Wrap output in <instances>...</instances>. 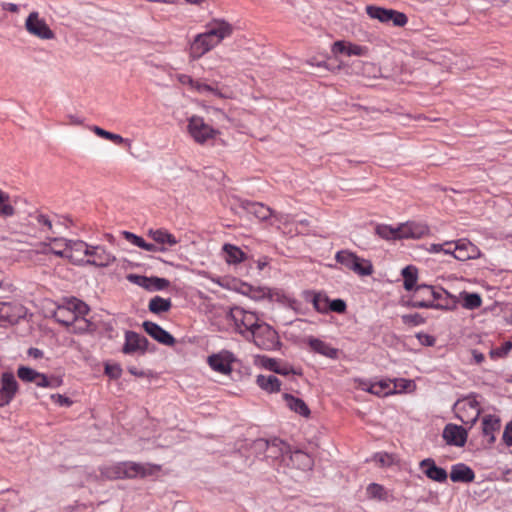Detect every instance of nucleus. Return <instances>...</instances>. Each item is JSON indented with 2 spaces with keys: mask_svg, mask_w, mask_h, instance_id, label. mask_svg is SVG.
<instances>
[{
  "mask_svg": "<svg viewBox=\"0 0 512 512\" xmlns=\"http://www.w3.org/2000/svg\"><path fill=\"white\" fill-rule=\"evenodd\" d=\"M160 471V465L133 461L117 462L100 468L101 476L109 480L144 478Z\"/></svg>",
  "mask_w": 512,
  "mask_h": 512,
  "instance_id": "nucleus-1",
  "label": "nucleus"
},
{
  "mask_svg": "<svg viewBox=\"0 0 512 512\" xmlns=\"http://www.w3.org/2000/svg\"><path fill=\"white\" fill-rule=\"evenodd\" d=\"M417 293L430 296L428 300H412L410 306L413 308H432L441 310H454L457 307V297L450 294L443 288H436L429 285H417Z\"/></svg>",
  "mask_w": 512,
  "mask_h": 512,
  "instance_id": "nucleus-2",
  "label": "nucleus"
},
{
  "mask_svg": "<svg viewBox=\"0 0 512 512\" xmlns=\"http://www.w3.org/2000/svg\"><path fill=\"white\" fill-rule=\"evenodd\" d=\"M230 318L234 322L235 330L246 339H250V335L260 323L258 316L242 307H233L230 309Z\"/></svg>",
  "mask_w": 512,
  "mask_h": 512,
  "instance_id": "nucleus-3",
  "label": "nucleus"
},
{
  "mask_svg": "<svg viewBox=\"0 0 512 512\" xmlns=\"http://www.w3.org/2000/svg\"><path fill=\"white\" fill-rule=\"evenodd\" d=\"M338 263L359 276H370L374 272L370 260L361 258L349 250L338 251L335 255Z\"/></svg>",
  "mask_w": 512,
  "mask_h": 512,
  "instance_id": "nucleus-4",
  "label": "nucleus"
},
{
  "mask_svg": "<svg viewBox=\"0 0 512 512\" xmlns=\"http://www.w3.org/2000/svg\"><path fill=\"white\" fill-rule=\"evenodd\" d=\"M253 343L263 350L272 351L280 346L278 333L267 323L260 322L250 335Z\"/></svg>",
  "mask_w": 512,
  "mask_h": 512,
  "instance_id": "nucleus-5",
  "label": "nucleus"
},
{
  "mask_svg": "<svg viewBox=\"0 0 512 512\" xmlns=\"http://www.w3.org/2000/svg\"><path fill=\"white\" fill-rule=\"evenodd\" d=\"M456 417L465 425L473 426L481 413L479 403L474 397H466L454 404Z\"/></svg>",
  "mask_w": 512,
  "mask_h": 512,
  "instance_id": "nucleus-6",
  "label": "nucleus"
},
{
  "mask_svg": "<svg viewBox=\"0 0 512 512\" xmlns=\"http://www.w3.org/2000/svg\"><path fill=\"white\" fill-rule=\"evenodd\" d=\"M366 13L372 19H377L381 23L392 22L393 25L397 27H403L408 22L406 14L394 9H387L376 5L366 6Z\"/></svg>",
  "mask_w": 512,
  "mask_h": 512,
  "instance_id": "nucleus-7",
  "label": "nucleus"
},
{
  "mask_svg": "<svg viewBox=\"0 0 512 512\" xmlns=\"http://www.w3.org/2000/svg\"><path fill=\"white\" fill-rule=\"evenodd\" d=\"M234 27L223 18H213L205 25V33L219 45L233 34Z\"/></svg>",
  "mask_w": 512,
  "mask_h": 512,
  "instance_id": "nucleus-8",
  "label": "nucleus"
},
{
  "mask_svg": "<svg viewBox=\"0 0 512 512\" xmlns=\"http://www.w3.org/2000/svg\"><path fill=\"white\" fill-rule=\"evenodd\" d=\"M236 361L234 354L229 350H221L208 356L207 363L210 368L220 374L230 375L232 373V364Z\"/></svg>",
  "mask_w": 512,
  "mask_h": 512,
  "instance_id": "nucleus-9",
  "label": "nucleus"
},
{
  "mask_svg": "<svg viewBox=\"0 0 512 512\" xmlns=\"http://www.w3.org/2000/svg\"><path fill=\"white\" fill-rule=\"evenodd\" d=\"M188 131L191 137L200 144L205 143L208 139L214 138L218 131L206 124L201 117L193 116L189 120Z\"/></svg>",
  "mask_w": 512,
  "mask_h": 512,
  "instance_id": "nucleus-10",
  "label": "nucleus"
},
{
  "mask_svg": "<svg viewBox=\"0 0 512 512\" xmlns=\"http://www.w3.org/2000/svg\"><path fill=\"white\" fill-rule=\"evenodd\" d=\"M25 28L31 34L43 40L55 38V33L49 28L44 19L39 17L38 12H31L26 21Z\"/></svg>",
  "mask_w": 512,
  "mask_h": 512,
  "instance_id": "nucleus-11",
  "label": "nucleus"
},
{
  "mask_svg": "<svg viewBox=\"0 0 512 512\" xmlns=\"http://www.w3.org/2000/svg\"><path fill=\"white\" fill-rule=\"evenodd\" d=\"M148 346L149 341L145 336L130 330L125 332V342L122 347L124 354L144 355L148 351Z\"/></svg>",
  "mask_w": 512,
  "mask_h": 512,
  "instance_id": "nucleus-12",
  "label": "nucleus"
},
{
  "mask_svg": "<svg viewBox=\"0 0 512 512\" xmlns=\"http://www.w3.org/2000/svg\"><path fill=\"white\" fill-rule=\"evenodd\" d=\"M54 242H60V239L53 238ZM69 247L68 259L75 265H87V254L89 245L81 240H62Z\"/></svg>",
  "mask_w": 512,
  "mask_h": 512,
  "instance_id": "nucleus-13",
  "label": "nucleus"
},
{
  "mask_svg": "<svg viewBox=\"0 0 512 512\" xmlns=\"http://www.w3.org/2000/svg\"><path fill=\"white\" fill-rule=\"evenodd\" d=\"M430 234L425 222L407 221L398 226L399 239H420Z\"/></svg>",
  "mask_w": 512,
  "mask_h": 512,
  "instance_id": "nucleus-14",
  "label": "nucleus"
},
{
  "mask_svg": "<svg viewBox=\"0 0 512 512\" xmlns=\"http://www.w3.org/2000/svg\"><path fill=\"white\" fill-rule=\"evenodd\" d=\"M0 383V407H3L14 399L19 387L12 372H3Z\"/></svg>",
  "mask_w": 512,
  "mask_h": 512,
  "instance_id": "nucleus-15",
  "label": "nucleus"
},
{
  "mask_svg": "<svg viewBox=\"0 0 512 512\" xmlns=\"http://www.w3.org/2000/svg\"><path fill=\"white\" fill-rule=\"evenodd\" d=\"M88 250L87 265L108 267L116 261V257L103 246L89 245Z\"/></svg>",
  "mask_w": 512,
  "mask_h": 512,
  "instance_id": "nucleus-16",
  "label": "nucleus"
},
{
  "mask_svg": "<svg viewBox=\"0 0 512 512\" xmlns=\"http://www.w3.org/2000/svg\"><path fill=\"white\" fill-rule=\"evenodd\" d=\"M360 388L363 391L369 392L379 397H385L397 393V383H392L390 379H382L374 383H369L365 380H361Z\"/></svg>",
  "mask_w": 512,
  "mask_h": 512,
  "instance_id": "nucleus-17",
  "label": "nucleus"
},
{
  "mask_svg": "<svg viewBox=\"0 0 512 512\" xmlns=\"http://www.w3.org/2000/svg\"><path fill=\"white\" fill-rule=\"evenodd\" d=\"M217 45L205 32L196 35L190 44L189 56L196 60L215 48Z\"/></svg>",
  "mask_w": 512,
  "mask_h": 512,
  "instance_id": "nucleus-18",
  "label": "nucleus"
},
{
  "mask_svg": "<svg viewBox=\"0 0 512 512\" xmlns=\"http://www.w3.org/2000/svg\"><path fill=\"white\" fill-rule=\"evenodd\" d=\"M453 256L459 261L477 259L481 256L480 249L469 240L462 238L454 243Z\"/></svg>",
  "mask_w": 512,
  "mask_h": 512,
  "instance_id": "nucleus-19",
  "label": "nucleus"
},
{
  "mask_svg": "<svg viewBox=\"0 0 512 512\" xmlns=\"http://www.w3.org/2000/svg\"><path fill=\"white\" fill-rule=\"evenodd\" d=\"M419 467L423 474L432 481L443 483L448 478L447 471L442 467H438L432 458L423 459L419 463Z\"/></svg>",
  "mask_w": 512,
  "mask_h": 512,
  "instance_id": "nucleus-20",
  "label": "nucleus"
},
{
  "mask_svg": "<svg viewBox=\"0 0 512 512\" xmlns=\"http://www.w3.org/2000/svg\"><path fill=\"white\" fill-rule=\"evenodd\" d=\"M142 326L145 332L160 344L166 346H173L175 344V338L157 323L152 321H144Z\"/></svg>",
  "mask_w": 512,
  "mask_h": 512,
  "instance_id": "nucleus-21",
  "label": "nucleus"
},
{
  "mask_svg": "<svg viewBox=\"0 0 512 512\" xmlns=\"http://www.w3.org/2000/svg\"><path fill=\"white\" fill-rule=\"evenodd\" d=\"M129 279L149 291H161L166 289L170 284L169 280L160 277L130 275Z\"/></svg>",
  "mask_w": 512,
  "mask_h": 512,
  "instance_id": "nucleus-22",
  "label": "nucleus"
},
{
  "mask_svg": "<svg viewBox=\"0 0 512 512\" xmlns=\"http://www.w3.org/2000/svg\"><path fill=\"white\" fill-rule=\"evenodd\" d=\"M443 438L449 445L463 447L467 441V431L461 426L448 424L443 430Z\"/></svg>",
  "mask_w": 512,
  "mask_h": 512,
  "instance_id": "nucleus-23",
  "label": "nucleus"
},
{
  "mask_svg": "<svg viewBox=\"0 0 512 512\" xmlns=\"http://www.w3.org/2000/svg\"><path fill=\"white\" fill-rule=\"evenodd\" d=\"M256 445L259 448H266L267 457L278 458L290 453V448L287 443L282 440L274 439L271 442L265 440H258Z\"/></svg>",
  "mask_w": 512,
  "mask_h": 512,
  "instance_id": "nucleus-24",
  "label": "nucleus"
},
{
  "mask_svg": "<svg viewBox=\"0 0 512 512\" xmlns=\"http://www.w3.org/2000/svg\"><path fill=\"white\" fill-rule=\"evenodd\" d=\"M241 207L249 214L255 216L260 221H265L273 215V210L260 202L244 200Z\"/></svg>",
  "mask_w": 512,
  "mask_h": 512,
  "instance_id": "nucleus-25",
  "label": "nucleus"
},
{
  "mask_svg": "<svg viewBox=\"0 0 512 512\" xmlns=\"http://www.w3.org/2000/svg\"><path fill=\"white\" fill-rule=\"evenodd\" d=\"M449 476L452 482L470 483L475 479L474 471L464 463L452 465Z\"/></svg>",
  "mask_w": 512,
  "mask_h": 512,
  "instance_id": "nucleus-26",
  "label": "nucleus"
},
{
  "mask_svg": "<svg viewBox=\"0 0 512 512\" xmlns=\"http://www.w3.org/2000/svg\"><path fill=\"white\" fill-rule=\"evenodd\" d=\"M261 364L264 368H266L270 371H273L274 373L280 374V375L286 376L289 374H294V375L301 374L300 371L295 370L291 365H289L287 363H281L274 358L262 357Z\"/></svg>",
  "mask_w": 512,
  "mask_h": 512,
  "instance_id": "nucleus-27",
  "label": "nucleus"
},
{
  "mask_svg": "<svg viewBox=\"0 0 512 512\" xmlns=\"http://www.w3.org/2000/svg\"><path fill=\"white\" fill-rule=\"evenodd\" d=\"M149 237H151L157 244L161 245L160 247H173L178 244V240L176 237L168 232L165 229H151L148 232Z\"/></svg>",
  "mask_w": 512,
  "mask_h": 512,
  "instance_id": "nucleus-28",
  "label": "nucleus"
},
{
  "mask_svg": "<svg viewBox=\"0 0 512 512\" xmlns=\"http://www.w3.org/2000/svg\"><path fill=\"white\" fill-rule=\"evenodd\" d=\"M308 344L311 349L318 354H321L330 359H336L338 357V349L332 347L330 344L320 339L311 337L308 340Z\"/></svg>",
  "mask_w": 512,
  "mask_h": 512,
  "instance_id": "nucleus-29",
  "label": "nucleus"
},
{
  "mask_svg": "<svg viewBox=\"0 0 512 512\" xmlns=\"http://www.w3.org/2000/svg\"><path fill=\"white\" fill-rule=\"evenodd\" d=\"M283 399L285 400L286 405L289 407L290 410L294 411L295 413L303 417L310 416V409L302 399L294 397L289 393H284Z\"/></svg>",
  "mask_w": 512,
  "mask_h": 512,
  "instance_id": "nucleus-30",
  "label": "nucleus"
},
{
  "mask_svg": "<svg viewBox=\"0 0 512 512\" xmlns=\"http://www.w3.org/2000/svg\"><path fill=\"white\" fill-rule=\"evenodd\" d=\"M256 383L262 390L268 393L279 392L281 388L280 380L273 374L258 375Z\"/></svg>",
  "mask_w": 512,
  "mask_h": 512,
  "instance_id": "nucleus-31",
  "label": "nucleus"
},
{
  "mask_svg": "<svg viewBox=\"0 0 512 512\" xmlns=\"http://www.w3.org/2000/svg\"><path fill=\"white\" fill-rule=\"evenodd\" d=\"M222 250L224 253L225 261L228 264L236 265L243 262L246 258V254L239 247L233 244H224Z\"/></svg>",
  "mask_w": 512,
  "mask_h": 512,
  "instance_id": "nucleus-32",
  "label": "nucleus"
},
{
  "mask_svg": "<svg viewBox=\"0 0 512 512\" xmlns=\"http://www.w3.org/2000/svg\"><path fill=\"white\" fill-rule=\"evenodd\" d=\"M500 429V420L493 416L487 415L482 421V432L484 436L488 437V442L493 443L495 441V432Z\"/></svg>",
  "mask_w": 512,
  "mask_h": 512,
  "instance_id": "nucleus-33",
  "label": "nucleus"
},
{
  "mask_svg": "<svg viewBox=\"0 0 512 512\" xmlns=\"http://www.w3.org/2000/svg\"><path fill=\"white\" fill-rule=\"evenodd\" d=\"M309 297H311V302L317 312L325 314L329 311V298L327 295L321 292H306L305 299L308 300Z\"/></svg>",
  "mask_w": 512,
  "mask_h": 512,
  "instance_id": "nucleus-34",
  "label": "nucleus"
},
{
  "mask_svg": "<svg viewBox=\"0 0 512 512\" xmlns=\"http://www.w3.org/2000/svg\"><path fill=\"white\" fill-rule=\"evenodd\" d=\"M2 304H4L7 307V309H5L6 310L5 314H3L5 325L15 324L18 322V320L20 318L23 317V315H24L23 306H21L19 304L8 303V302H2Z\"/></svg>",
  "mask_w": 512,
  "mask_h": 512,
  "instance_id": "nucleus-35",
  "label": "nucleus"
},
{
  "mask_svg": "<svg viewBox=\"0 0 512 512\" xmlns=\"http://www.w3.org/2000/svg\"><path fill=\"white\" fill-rule=\"evenodd\" d=\"M293 465L302 470H310L313 467L312 458L305 452L296 450L288 453Z\"/></svg>",
  "mask_w": 512,
  "mask_h": 512,
  "instance_id": "nucleus-36",
  "label": "nucleus"
},
{
  "mask_svg": "<svg viewBox=\"0 0 512 512\" xmlns=\"http://www.w3.org/2000/svg\"><path fill=\"white\" fill-rule=\"evenodd\" d=\"M403 276V286L405 290L411 291L413 289L416 290V283L418 279V270L415 266L409 265L402 269L401 272Z\"/></svg>",
  "mask_w": 512,
  "mask_h": 512,
  "instance_id": "nucleus-37",
  "label": "nucleus"
},
{
  "mask_svg": "<svg viewBox=\"0 0 512 512\" xmlns=\"http://www.w3.org/2000/svg\"><path fill=\"white\" fill-rule=\"evenodd\" d=\"M172 306L169 298H163L160 296H154L149 301V311L154 314H161L170 310Z\"/></svg>",
  "mask_w": 512,
  "mask_h": 512,
  "instance_id": "nucleus-38",
  "label": "nucleus"
},
{
  "mask_svg": "<svg viewBox=\"0 0 512 512\" xmlns=\"http://www.w3.org/2000/svg\"><path fill=\"white\" fill-rule=\"evenodd\" d=\"M54 318L62 325L70 326L76 322V316L69 310L66 305H60L54 312Z\"/></svg>",
  "mask_w": 512,
  "mask_h": 512,
  "instance_id": "nucleus-39",
  "label": "nucleus"
},
{
  "mask_svg": "<svg viewBox=\"0 0 512 512\" xmlns=\"http://www.w3.org/2000/svg\"><path fill=\"white\" fill-rule=\"evenodd\" d=\"M65 305L69 310H71L74 316H76V321H78L79 318L85 317L90 310L86 303L76 298L67 301Z\"/></svg>",
  "mask_w": 512,
  "mask_h": 512,
  "instance_id": "nucleus-40",
  "label": "nucleus"
},
{
  "mask_svg": "<svg viewBox=\"0 0 512 512\" xmlns=\"http://www.w3.org/2000/svg\"><path fill=\"white\" fill-rule=\"evenodd\" d=\"M461 297L463 299L462 306L468 310H474L482 305V298L478 293L462 292Z\"/></svg>",
  "mask_w": 512,
  "mask_h": 512,
  "instance_id": "nucleus-41",
  "label": "nucleus"
},
{
  "mask_svg": "<svg viewBox=\"0 0 512 512\" xmlns=\"http://www.w3.org/2000/svg\"><path fill=\"white\" fill-rule=\"evenodd\" d=\"M92 131L97 136L102 137V138L107 139V140H110V141H112V142H114L115 144H118V145L126 143V142L129 141L128 139L123 138L119 134H115V133L106 131V130L98 127V126H93L92 127Z\"/></svg>",
  "mask_w": 512,
  "mask_h": 512,
  "instance_id": "nucleus-42",
  "label": "nucleus"
},
{
  "mask_svg": "<svg viewBox=\"0 0 512 512\" xmlns=\"http://www.w3.org/2000/svg\"><path fill=\"white\" fill-rule=\"evenodd\" d=\"M14 213L15 209L10 203V196L0 189V216L11 217Z\"/></svg>",
  "mask_w": 512,
  "mask_h": 512,
  "instance_id": "nucleus-43",
  "label": "nucleus"
},
{
  "mask_svg": "<svg viewBox=\"0 0 512 512\" xmlns=\"http://www.w3.org/2000/svg\"><path fill=\"white\" fill-rule=\"evenodd\" d=\"M376 233L381 238L386 239V240L399 239V237H398V227L394 229V228H392L391 226H388V225H379L376 228Z\"/></svg>",
  "mask_w": 512,
  "mask_h": 512,
  "instance_id": "nucleus-44",
  "label": "nucleus"
},
{
  "mask_svg": "<svg viewBox=\"0 0 512 512\" xmlns=\"http://www.w3.org/2000/svg\"><path fill=\"white\" fill-rule=\"evenodd\" d=\"M38 373L36 370L26 367V366H20L17 370L18 377L24 381V382H34L36 381V377L38 376Z\"/></svg>",
  "mask_w": 512,
  "mask_h": 512,
  "instance_id": "nucleus-45",
  "label": "nucleus"
},
{
  "mask_svg": "<svg viewBox=\"0 0 512 512\" xmlns=\"http://www.w3.org/2000/svg\"><path fill=\"white\" fill-rule=\"evenodd\" d=\"M369 48L367 46L355 44L352 42L347 43V56H367Z\"/></svg>",
  "mask_w": 512,
  "mask_h": 512,
  "instance_id": "nucleus-46",
  "label": "nucleus"
},
{
  "mask_svg": "<svg viewBox=\"0 0 512 512\" xmlns=\"http://www.w3.org/2000/svg\"><path fill=\"white\" fill-rule=\"evenodd\" d=\"M38 387H50V388H56L60 386L61 381L58 379H49L45 374L38 373V376L36 377V381H34Z\"/></svg>",
  "mask_w": 512,
  "mask_h": 512,
  "instance_id": "nucleus-47",
  "label": "nucleus"
},
{
  "mask_svg": "<svg viewBox=\"0 0 512 512\" xmlns=\"http://www.w3.org/2000/svg\"><path fill=\"white\" fill-rule=\"evenodd\" d=\"M249 293L252 299L261 300L264 298H271V290L267 287H250Z\"/></svg>",
  "mask_w": 512,
  "mask_h": 512,
  "instance_id": "nucleus-48",
  "label": "nucleus"
},
{
  "mask_svg": "<svg viewBox=\"0 0 512 512\" xmlns=\"http://www.w3.org/2000/svg\"><path fill=\"white\" fill-rule=\"evenodd\" d=\"M512 350V342L506 341L503 343L501 347H497L490 351L491 358H502L508 355V353Z\"/></svg>",
  "mask_w": 512,
  "mask_h": 512,
  "instance_id": "nucleus-49",
  "label": "nucleus"
},
{
  "mask_svg": "<svg viewBox=\"0 0 512 512\" xmlns=\"http://www.w3.org/2000/svg\"><path fill=\"white\" fill-rule=\"evenodd\" d=\"M70 326H73V332L75 333H84L91 329L92 323L88 321L85 317L79 318L78 321L74 322Z\"/></svg>",
  "mask_w": 512,
  "mask_h": 512,
  "instance_id": "nucleus-50",
  "label": "nucleus"
},
{
  "mask_svg": "<svg viewBox=\"0 0 512 512\" xmlns=\"http://www.w3.org/2000/svg\"><path fill=\"white\" fill-rule=\"evenodd\" d=\"M135 246L142 248L149 252H164L166 251L165 247H159L156 244L146 242L142 237L138 238Z\"/></svg>",
  "mask_w": 512,
  "mask_h": 512,
  "instance_id": "nucleus-51",
  "label": "nucleus"
},
{
  "mask_svg": "<svg viewBox=\"0 0 512 512\" xmlns=\"http://www.w3.org/2000/svg\"><path fill=\"white\" fill-rule=\"evenodd\" d=\"M36 220L38 225L42 227L43 231L51 232L52 234L56 233L53 229L52 220L47 215L39 214L37 215Z\"/></svg>",
  "mask_w": 512,
  "mask_h": 512,
  "instance_id": "nucleus-52",
  "label": "nucleus"
},
{
  "mask_svg": "<svg viewBox=\"0 0 512 512\" xmlns=\"http://www.w3.org/2000/svg\"><path fill=\"white\" fill-rule=\"evenodd\" d=\"M367 493L372 498L382 499L385 494L384 487L377 483H371L367 487Z\"/></svg>",
  "mask_w": 512,
  "mask_h": 512,
  "instance_id": "nucleus-53",
  "label": "nucleus"
},
{
  "mask_svg": "<svg viewBox=\"0 0 512 512\" xmlns=\"http://www.w3.org/2000/svg\"><path fill=\"white\" fill-rule=\"evenodd\" d=\"M402 321L405 324H410V325H413V326H417V325H421V324L424 323V318L420 314H418V313L406 314V315L402 316Z\"/></svg>",
  "mask_w": 512,
  "mask_h": 512,
  "instance_id": "nucleus-54",
  "label": "nucleus"
},
{
  "mask_svg": "<svg viewBox=\"0 0 512 512\" xmlns=\"http://www.w3.org/2000/svg\"><path fill=\"white\" fill-rule=\"evenodd\" d=\"M346 302L342 299L329 300V311L344 313L346 311Z\"/></svg>",
  "mask_w": 512,
  "mask_h": 512,
  "instance_id": "nucleus-55",
  "label": "nucleus"
},
{
  "mask_svg": "<svg viewBox=\"0 0 512 512\" xmlns=\"http://www.w3.org/2000/svg\"><path fill=\"white\" fill-rule=\"evenodd\" d=\"M105 373L109 377H111L113 379H117L122 375V369L119 365H106Z\"/></svg>",
  "mask_w": 512,
  "mask_h": 512,
  "instance_id": "nucleus-56",
  "label": "nucleus"
},
{
  "mask_svg": "<svg viewBox=\"0 0 512 512\" xmlns=\"http://www.w3.org/2000/svg\"><path fill=\"white\" fill-rule=\"evenodd\" d=\"M419 342L424 346H433L435 344V338L426 333H417L416 335Z\"/></svg>",
  "mask_w": 512,
  "mask_h": 512,
  "instance_id": "nucleus-57",
  "label": "nucleus"
},
{
  "mask_svg": "<svg viewBox=\"0 0 512 512\" xmlns=\"http://www.w3.org/2000/svg\"><path fill=\"white\" fill-rule=\"evenodd\" d=\"M51 399L60 406H71L72 400L61 394L51 395Z\"/></svg>",
  "mask_w": 512,
  "mask_h": 512,
  "instance_id": "nucleus-58",
  "label": "nucleus"
},
{
  "mask_svg": "<svg viewBox=\"0 0 512 512\" xmlns=\"http://www.w3.org/2000/svg\"><path fill=\"white\" fill-rule=\"evenodd\" d=\"M347 43H348V41H341V40L334 42L332 45V52L334 54L341 53V54L346 55Z\"/></svg>",
  "mask_w": 512,
  "mask_h": 512,
  "instance_id": "nucleus-59",
  "label": "nucleus"
},
{
  "mask_svg": "<svg viewBox=\"0 0 512 512\" xmlns=\"http://www.w3.org/2000/svg\"><path fill=\"white\" fill-rule=\"evenodd\" d=\"M202 94H213L219 98L225 97V95L220 90L208 84H205L204 87H202Z\"/></svg>",
  "mask_w": 512,
  "mask_h": 512,
  "instance_id": "nucleus-60",
  "label": "nucleus"
},
{
  "mask_svg": "<svg viewBox=\"0 0 512 512\" xmlns=\"http://www.w3.org/2000/svg\"><path fill=\"white\" fill-rule=\"evenodd\" d=\"M503 439L507 445L512 446V421L506 426Z\"/></svg>",
  "mask_w": 512,
  "mask_h": 512,
  "instance_id": "nucleus-61",
  "label": "nucleus"
},
{
  "mask_svg": "<svg viewBox=\"0 0 512 512\" xmlns=\"http://www.w3.org/2000/svg\"><path fill=\"white\" fill-rule=\"evenodd\" d=\"M393 383H397V392L408 390L412 386V381L406 379L395 380Z\"/></svg>",
  "mask_w": 512,
  "mask_h": 512,
  "instance_id": "nucleus-62",
  "label": "nucleus"
},
{
  "mask_svg": "<svg viewBox=\"0 0 512 512\" xmlns=\"http://www.w3.org/2000/svg\"><path fill=\"white\" fill-rule=\"evenodd\" d=\"M122 234H123L124 238L133 245L136 244V242L138 241V238L140 237V236H137L136 234L129 232V231H123Z\"/></svg>",
  "mask_w": 512,
  "mask_h": 512,
  "instance_id": "nucleus-63",
  "label": "nucleus"
},
{
  "mask_svg": "<svg viewBox=\"0 0 512 512\" xmlns=\"http://www.w3.org/2000/svg\"><path fill=\"white\" fill-rule=\"evenodd\" d=\"M178 81L183 85H189L191 87V84H193V78L186 74H180L178 75Z\"/></svg>",
  "mask_w": 512,
  "mask_h": 512,
  "instance_id": "nucleus-64",
  "label": "nucleus"
}]
</instances>
